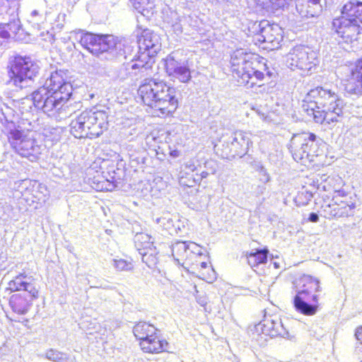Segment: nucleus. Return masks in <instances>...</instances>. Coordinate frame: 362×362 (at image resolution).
I'll return each mask as SVG.
<instances>
[{
    "label": "nucleus",
    "mask_w": 362,
    "mask_h": 362,
    "mask_svg": "<svg viewBox=\"0 0 362 362\" xmlns=\"http://www.w3.org/2000/svg\"><path fill=\"white\" fill-rule=\"evenodd\" d=\"M192 178L194 179V185L198 184V183H200L201 181L202 180V176L200 175V174H195V175H191Z\"/></svg>",
    "instance_id": "49530a36"
},
{
    "label": "nucleus",
    "mask_w": 362,
    "mask_h": 362,
    "mask_svg": "<svg viewBox=\"0 0 362 362\" xmlns=\"http://www.w3.org/2000/svg\"><path fill=\"white\" fill-rule=\"evenodd\" d=\"M251 144L249 133L236 131L227 140L223 141L221 156L228 160H232L236 156L242 158L247 153Z\"/></svg>",
    "instance_id": "dca6fc26"
},
{
    "label": "nucleus",
    "mask_w": 362,
    "mask_h": 362,
    "mask_svg": "<svg viewBox=\"0 0 362 362\" xmlns=\"http://www.w3.org/2000/svg\"><path fill=\"white\" fill-rule=\"evenodd\" d=\"M266 190V187L265 186H259L258 187V191H257V193L259 194H264V192H265Z\"/></svg>",
    "instance_id": "de8ad7c7"
},
{
    "label": "nucleus",
    "mask_w": 362,
    "mask_h": 362,
    "mask_svg": "<svg viewBox=\"0 0 362 362\" xmlns=\"http://www.w3.org/2000/svg\"><path fill=\"white\" fill-rule=\"evenodd\" d=\"M0 32H1V30L0 29ZM2 38V34L0 33V47L3 45L4 41L1 40Z\"/></svg>",
    "instance_id": "4d7b16f0"
},
{
    "label": "nucleus",
    "mask_w": 362,
    "mask_h": 362,
    "mask_svg": "<svg viewBox=\"0 0 362 362\" xmlns=\"http://www.w3.org/2000/svg\"><path fill=\"white\" fill-rule=\"evenodd\" d=\"M187 248V242H177L173 244L171 247L172 255L177 264H184L181 262L186 260V250Z\"/></svg>",
    "instance_id": "bb28decb"
},
{
    "label": "nucleus",
    "mask_w": 362,
    "mask_h": 362,
    "mask_svg": "<svg viewBox=\"0 0 362 362\" xmlns=\"http://www.w3.org/2000/svg\"><path fill=\"white\" fill-rule=\"evenodd\" d=\"M116 185L113 182H110L109 180L98 181L95 186V189L98 191H112L115 189Z\"/></svg>",
    "instance_id": "72a5a7b5"
},
{
    "label": "nucleus",
    "mask_w": 362,
    "mask_h": 362,
    "mask_svg": "<svg viewBox=\"0 0 362 362\" xmlns=\"http://www.w3.org/2000/svg\"><path fill=\"white\" fill-rule=\"evenodd\" d=\"M286 62L291 69H298L308 74L316 69L319 59L317 53L311 47L298 45L291 49L286 55Z\"/></svg>",
    "instance_id": "4468645a"
},
{
    "label": "nucleus",
    "mask_w": 362,
    "mask_h": 362,
    "mask_svg": "<svg viewBox=\"0 0 362 362\" xmlns=\"http://www.w3.org/2000/svg\"><path fill=\"white\" fill-rule=\"evenodd\" d=\"M290 152L297 161H313L314 157L322 153L316 135L313 133H302L292 136L289 144Z\"/></svg>",
    "instance_id": "9b49d317"
},
{
    "label": "nucleus",
    "mask_w": 362,
    "mask_h": 362,
    "mask_svg": "<svg viewBox=\"0 0 362 362\" xmlns=\"http://www.w3.org/2000/svg\"><path fill=\"white\" fill-rule=\"evenodd\" d=\"M207 267H208V264H207L206 262H202L201 263V268H202V269H206V268H207Z\"/></svg>",
    "instance_id": "864d4df0"
},
{
    "label": "nucleus",
    "mask_w": 362,
    "mask_h": 362,
    "mask_svg": "<svg viewBox=\"0 0 362 362\" xmlns=\"http://www.w3.org/2000/svg\"><path fill=\"white\" fill-rule=\"evenodd\" d=\"M209 174H211L208 170L202 171L200 173V175L202 176V179L206 178Z\"/></svg>",
    "instance_id": "8fccbe9b"
},
{
    "label": "nucleus",
    "mask_w": 362,
    "mask_h": 362,
    "mask_svg": "<svg viewBox=\"0 0 362 362\" xmlns=\"http://www.w3.org/2000/svg\"><path fill=\"white\" fill-rule=\"evenodd\" d=\"M334 202L332 204H329L326 205L323 211L325 213V217L328 219L334 218Z\"/></svg>",
    "instance_id": "58836bf2"
},
{
    "label": "nucleus",
    "mask_w": 362,
    "mask_h": 362,
    "mask_svg": "<svg viewBox=\"0 0 362 362\" xmlns=\"http://www.w3.org/2000/svg\"><path fill=\"white\" fill-rule=\"evenodd\" d=\"M46 358L54 362H71L70 357L65 353L49 349L45 354Z\"/></svg>",
    "instance_id": "7c9ffc66"
},
{
    "label": "nucleus",
    "mask_w": 362,
    "mask_h": 362,
    "mask_svg": "<svg viewBox=\"0 0 362 362\" xmlns=\"http://www.w3.org/2000/svg\"><path fill=\"white\" fill-rule=\"evenodd\" d=\"M141 259L149 268L153 269L158 263V252L156 247L139 252Z\"/></svg>",
    "instance_id": "cd10ccee"
},
{
    "label": "nucleus",
    "mask_w": 362,
    "mask_h": 362,
    "mask_svg": "<svg viewBox=\"0 0 362 362\" xmlns=\"http://www.w3.org/2000/svg\"><path fill=\"white\" fill-rule=\"evenodd\" d=\"M156 222L165 230H168L170 233L175 231V228L173 225V220L169 214H166L161 217L157 218L156 219Z\"/></svg>",
    "instance_id": "2f4dec72"
},
{
    "label": "nucleus",
    "mask_w": 362,
    "mask_h": 362,
    "mask_svg": "<svg viewBox=\"0 0 362 362\" xmlns=\"http://www.w3.org/2000/svg\"><path fill=\"white\" fill-rule=\"evenodd\" d=\"M15 189L18 191L23 196L30 194V190H33V187H42V185L36 180L25 179L18 180L15 182Z\"/></svg>",
    "instance_id": "393cba45"
},
{
    "label": "nucleus",
    "mask_w": 362,
    "mask_h": 362,
    "mask_svg": "<svg viewBox=\"0 0 362 362\" xmlns=\"http://www.w3.org/2000/svg\"><path fill=\"white\" fill-rule=\"evenodd\" d=\"M274 267L275 269H279L280 268V264L277 262H272Z\"/></svg>",
    "instance_id": "603ef678"
},
{
    "label": "nucleus",
    "mask_w": 362,
    "mask_h": 362,
    "mask_svg": "<svg viewBox=\"0 0 362 362\" xmlns=\"http://www.w3.org/2000/svg\"><path fill=\"white\" fill-rule=\"evenodd\" d=\"M62 70L50 74L44 84L33 91L31 99L34 106L48 115H54L66 103L72 95V86Z\"/></svg>",
    "instance_id": "f03ea898"
},
{
    "label": "nucleus",
    "mask_w": 362,
    "mask_h": 362,
    "mask_svg": "<svg viewBox=\"0 0 362 362\" xmlns=\"http://www.w3.org/2000/svg\"><path fill=\"white\" fill-rule=\"evenodd\" d=\"M152 238L147 233H137L134 235V243L139 252L145 251L150 249L153 246V242L151 240Z\"/></svg>",
    "instance_id": "b1692460"
},
{
    "label": "nucleus",
    "mask_w": 362,
    "mask_h": 362,
    "mask_svg": "<svg viewBox=\"0 0 362 362\" xmlns=\"http://www.w3.org/2000/svg\"><path fill=\"white\" fill-rule=\"evenodd\" d=\"M158 331L153 325L146 322H139L133 328L134 336L140 340L141 349L146 353L168 351V343L159 339Z\"/></svg>",
    "instance_id": "ddd939ff"
},
{
    "label": "nucleus",
    "mask_w": 362,
    "mask_h": 362,
    "mask_svg": "<svg viewBox=\"0 0 362 362\" xmlns=\"http://www.w3.org/2000/svg\"><path fill=\"white\" fill-rule=\"evenodd\" d=\"M259 180L264 184L270 181V176L267 173L266 168L263 165H260L258 169Z\"/></svg>",
    "instance_id": "e433bc0d"
},
{
    "label": "nucleus",
    "mask_w": 362,
    "mask_h": 362,
    "mask_svg": "<svg viewBox=\"0 0 362 362\" xmlns=\"http://www.w3.org/2000/svg\"><path fill=\"white\" fill-rule=\"evenodd\" d=\"M325 5L327 6V4H332L333 3V0H324Z\"/></svg>",
    "instance_id": "6e6d98bb"
},
{
    "label": "nucleus",
    "mask_w": 362,
    "mask_h": 362,
    "mask_svg": "<svg viewBox=\"0 0 362 362\" xmlns=\"http://www.w3.org/2000/svg\"><path fill=\"white\" fill-rule=\"evenodd\" d=\"M112 262L113 267L118 271L129 270L131 269V263L124 259H112Z\"/></svg>",
    "instance_id": "f704fd0d"
},
{
    "label": "nucleus",
    "mask_w": 362,
    "mask_h": 362,
    "mask_svg": "<svg viewBox=\"0 0 362 362\" xmlns=\"http://www.w3.org/2000/svg\"><path fill=\"white\" fill-rule=\"evenodd\" d=\"M299 290L294 299L293 305L296 310L305 315H313L318 308V296L313 295L314 304H309L306 300L313 292L320 291V281L310 275H303L299 279Z\"/></svg>",
    "instance_id": "9d476101"
},
{
    "label": "nucleus",
    "mask_w": 362,
    "mask_h": 362,
    "mask_svg": "<svg viewBox=\"0 0 362 362\" xmlns=\"http://www.w3.org/2000/svg\"><path fill=\"white\" fill-rule=\"evenodd\" d=\"M198 303L201 305H204L206 302L204 300H200L198 301Z\"/></svg>",
    "instance_id": "bf43d9fd"
},
{
    "label": "nucleus",
    "mask_w": 362,
    "mask_h": 362,
    "mask_svg": "<svg viewBox=\"0 0 362 362\" xmlns=\"http://www.w3.org/2000/svg\"><path fill=\"white\" fill-rule=\"evenodd\" d=\"M217 167V163L214 160H208L205 162V168L211 174L216 173Z\"/></svg>",
    "instance_id": "ea45409f"
},
{
    "label": "nucleus",
    "mask_w": 362,
    "mask_h": 362,
    "mask_svg": "<svg viewBox=\"0 0 362 362\" xmlns=\"http://www.w3.org/2000/svg\"><path fill=\"white\" fill-rule=\"evenodd\" d=\"M256 329H261L262 332L270 336L271 337H281L288 338L289 333L285 328L281 320L276 316L266 317L258 325Z\"/></svg>",
    "instance_id": "a211bd4d"
},
{
    "label": "nucleus",
    "mask_w": 362,
    "mask_h": 362,
    "mask_svg": "<svg viewBox=\"0 0 362 362\" xmlns=\"http://www.w3.org/2000/svg\"><path fill=\"white\" fill-rule=\"evenodd\" d=\"M345 103L334 91L322 86L311 89L305 96L301 111L316 123L338 122L344 115Z\"/></svg>",
    "instance_id": "f257e3e1"
},
{
    "label": "nucleus",
    "mask_w": 362,
    "mask_h": 362,
    "mask_svg": "<svg viewBox=\"0 0 362 362\" xmlns=\"http://www.w3.org/2000/svg\"><path fill=\"white\" fill-rule=\"evenodd\" d=\"M20 28V22L18 20H13L8 23L1 24L0 29L1 30L2 38L4 40L8 39L11 37V33L16 34Z\"/></svg>",
    "instance_id": "c756f323"
},
{
    "label": "nucleus",
    "mask_w": 362,
    "mask_h": 362,
    "mask_svg": "<svg viewBox=\"0 0 362 362\" xmlns=\"http://www.w3.org/2000/svg\"><path fill=\"white\" fill-rule=\"evenodd\" d=\"M197 170V166L194 164L192 160H189L184 164V170L189 173H193Z\"/></svg>",
    "instance_id": "79ce46f5"
},
{
    "label": "nucleus",
    "mask_w": 362,
    "mask_h": 362,
    "mask_svg": "<svg viewBox=\"0 0 362 362\" xmlns=\"http://www.w3.org/2000/svg\"><path fill=\"white\" fill-rule=\"evenodd\" d=\"M168 76L173 81L187 83L192 79V71L187 60L180 58L179 52H173L165 59Z\"/></svg>",
    "instance_id": "f3484780"
},
{
    "label": "nucleus",
    "mask_w": 362,
    "mask_h": 362,
    "mask_svg": "<svg viewBox=\"0 0 362 362\" xmlns=\"http://www.w3.org/2000/svg\"><path fill=\"white\" fill-rule=\"evenodd\" d=\"M187 248L188 250L192 252L193 255H202V248L197 244L193 242L187 243Z\"/></svg>",
    "instance_id": "4c0bfd02"
},
{
    "label": "nucleus",
    "mask_w": 362,
    "mask_h": 362,
    "mask_svg": "<svg viewBox=\"0 0 362 362\" xmlns=\"http://www.w3.org/2000/svg\"><path fill=\"white\" fill-rule=\"evenodd\" d=\"M360 22L355 18H347L341 16L334 19L333 28L336 33L343 38H352L360 33Z\"/></svg>",
    "instance_id": "6ab92c4d"
},
{
    "label": "nucleus",
    "mask_w": 362,
    "mask_h": 362,
    "mask_svg": "<svg viewBox=\"0 0 362 362\" xmlns=\"http://www.w3.org/2000/svg\"><path fill=\"white\" fill-rule=\"evenodd\" d=\"M186 250H187L186 251L187 252H186V259L192 258V256H194L192 254V252H191V250H189L188 249H187Z\"/></svg>",
    "instance_id": "09e8293b"
},
{
    "label": "nucleus",
    "mask_w": 362,
    "mask_h": 362,
    "mask_svg": "<svg viewBox=\"0 0 362 362\" xmlns=\"http://www.w3.org/2000/svg\"><path fill=\"white\" fill-rule=\"evenodd\" d=\"M341 14V16L355 18L362 23V1L357 0L347 1L342 8Z\"/></svg>",
    "instance_id": "4be33fe9"
},
{
    "label": "nucleus",
    "mask_w": 362,
    "mask_h": 362,
    "mask_svg": "<svg viewBox=\"0 0 362 362\" xmlns=\"http://www.w3.org/2000/svg\"><path fill=\"white\" fill-rule=\"evenodd\" d=\"M252 29L256 40L266 44L265 48L276 49L280 47L283 40V31L279 25H271L268 21H262L255 23Z\"/></svg>",
    "instance_id": "2eb2a0df"
},
{
    "label": "nucleus",
    "mask_w": 362,
    "mask_h": 362,
    "mask_svg": "<svg viewBox=\"0 0 362 362\" xmlns=\"http://www.w3.org/2000/svg\"><path fill=\"white\" fill-rule=\"evenodd\" d=\"M296 1V11L303 18L317 16L322 11L323 6L321 4V0Z\"/></svg>",
    "instance_id": "412c9836"
},
{
    "label": "nucleus",
    "mask_w": 362,
    "mask_h": 362,
    "mask_svg": "<svg viewBox=\"0 0 362 362\" xmlns=\"http://www.w3.org/2000/svg\"><path fill=\"white\" fill-rule=\"evenodd\" d=\"M264 60L258 54L238 49L230 56L233 75L240 84L252 88L264 78V73L260 69L265 66Z\"/></svg>",
    "instance_id": "20e7f679"
},
{
    "label": "nucleus",
    "mask_w": 362,
    "mask_h": 362,
    "mask_svg": "<svg viewBox=\"0 0 362 362\" xmlns=\"http://www.w3.org/2000/svg\"><path fill=\"white\" fill-rule=\"evenodd\" d=\"M134 7L144 16H148L153 13L155 4L153 0H136Z\"/></svg>",
    "instance_id": "c85d7f7f"
},
{
    "label": "nucleus",
    "mask_w": 362,
    "mask_h": 362,
    "mask_svg": "<svg viewBox=\"0 0 362 362\" xmlns=\"http://www.w3.org/2000/svg\"><path fill=\"white\" fill-rule=\"evenodd\" d=\"M108 115L105 110L84 111L70 123V132L76 138L99 137L108 128Z\"/></svg>",
    "instance_id": "423d86ee"
},
{
    "label": "nucleus",
    "mask_w": 362,
    "mask_h": 362,
    "mask_svg": "<svg viewBox=\"0 0 362 362\" xmlns=\"http://www.w3.org/2000/svg\"><path fill=\"white\" fill-rule=\"evenodd\" d=\"M346 197V193L343 189L335 190L332 197V202H341V197Z\"/></svg>",
    "instance_id": "37998d69"
},
{
    "label": "nucleus",
    "mask_w": 362,
    "mask_h": 362,
    "mask_svg": "<svg viewBox=\"0 0 362 362\" xmlns=\"http://www.w3.org/2000/svg\"><path fill=\"white\" fill-rule=\"evenodd\" d=\"M138 93L145 105L160 111L163 115L173 113L178 107L175 89L163 81L145 78Z\"/></svg>",
    "instance_id": "7ed1b4c3"
},
{
    "label": "nucleus",
    "mask_w": 362,
    "mask_h": 362,
    "mask_svg": "<svg viewBox=\"0 0 362 362\" xmlns=\"http://www.w3.org/2000/svg\"><path fill=\"white\" fill-rule=\"evenodd\" d=\"M7 136L16 152L32 162L39 158L44 149L33 136L18 128L10 129Z\"/></svg>",
    "instance_id": "f8f14e48"
},
{
    "label": "nucleus",
    "mask_w": 362,
    "mask_h": 362,
    "mask_svg": "<svg viewBox=\"0 0 362 362\" xmlns=\"http://www.w3.org/2000/svg\"><path fill=\"white\" fill-rule=\"evenodd\" d=\"M7 69L10 82L21 89L30 86L40 71L38 64L30 57L19 54L10 57Z\"/></svg>",
    "instance_id": "6e6552de"
},
{
    "label": "nucleus",
    "mask_w": 362,
    "mask_h": 362,
    "mask_svg": "<svg viewBox=\"0 0 362 362\" xmlns=\"http://www.w3.org/2000/svg\"><path fill=\"white\" fill-rule=\"evenodd\" d=\"M350 72L351 78L345 84L346 91L351 94H362V58L356 62Z\"/></svg>",
    "instance_id": "aec40b11"
},
{
    "label": "nucleus",
    "mask_w": 362,
    "mask_h": 362,
    "mask_svg": "<svg viewBox=\"0 0 362 362\" xmlns=\"http://www.w3.org/2000/svg\"><path fill=\"white\" fill-rule=\"evenodd\" d=\"M308 221L313 223H317L319 221V216L316 213H310L309 214Z\"/></svg>",
    "instance_id": "a18cd8bd"
},
{
    "label": "nucleus",
    "mask_w": 362,
    "mask_h": 362,
    "mask_svg": "<svg viewBox=\"0 0 362 362\" xmlns=\"http://www.w3.org/2000/svg\"><path fill=\"white\" fill-rule=\"evenodd\" d=\"M258 114L259 115V116L261 117V118H262L263 119H264L266 118L265 115L264 113H262V112H258Z\"/></svg>",
    "instance_id": "13d9d810"
},
{
    "label": "nucleus",
    "mask_w": 362,
    "mask_h": 362,
    "mask_svg": "<svg viewBox=\"0 0 362 362\" xmlns=\"http://www.w3.org/2000/svg\"><path fill=\"white\" fill-rule=\"evenodd\" d=\"M185 176L182 175L180 178V182L181 185H185L188 187L194 186V179L192 178V175L188 173L185 172Z\"/></svg>",
    "instance_id": "c9c22d12"
},
{
    "label": "nucleus",
    "mask_w": 362,
    "mask_h": 362,
    "mask_svg": "<svg viewBox=\"0 0 362 362\" xmlns=\"http://www.w3.org/2000/svg\"><path fill=\"white\" fill-rule=\"evenodd\" d=\"M37 16H39V13H38V11L37 10H34V11H32L31 16L33 18H35V17H36Z\"/></svg>",
    "instance_id": "3c124183"
},
{
    "label": "nucleus",
    "mask_w": 362,
    "mask_h": 362,
    "mask_svg": "<svg viewBox=\"0 0 362 362\" xmlns=\"http://www.w3.org/2000/svg\"><path fill=\"white\" fill-rule=\"evenodd\" d=\"M138 55L136 62L127 64L132 70H139L144 75L151 67V60L161 49L160 36L149 29H144L138 38Z\"/></svg>",
    "instance_id": "1a4fd4ad"
},
{
    "label": "nucleus",
    "mask_w": 362,
    "mask_h": 362,
    "mask_svg": "<svg viewBox=\"0 0 362 362\" xmlns=\"http://www.w3.org/2000/svg\"><path fill=\"white\" fill-rule=\"evenodd\" d=\"M11 292L21 291L10 297L9 305L12 310L19 315L26 314L32 306L33 300L38 298V289L30 277L20 274L8 282Z\"/></svg>",
    "instance_id": "0eeeda50"
},
{
    "label": "nucleus",
    "mask_w": 362,
    "mask_h": 362,
    "mask_svg": "<svg viewBox=\"0 0 362 362\" xmlns=\"http://www.w3.org/2000/svg\"><path fill=\"white\" fill-rule=\"evenodd\" d=\"M269 250L267 249H257L247 256V262L252 268L257 267L267 262Z\"/></svg>",
    "instance_id": "5701e85b"
},
{
    "label": "nucleus",
    "mask_w": 362,
    "mask_h": 362,
    "mask_svg": "<svg viewBox=\"0 0 362 362\" xmlns=\"http://www.w3.org/2000/svg\"><path fill=\"white\" fill-rule=\"evenodd\" d=\"M355 337L359 341V345L356 347V354L358 356V358L362 362V325L357 327L355 332Z\"/></svg>",
    "instance_id": "473e14b6"
},
{
    "label": "nucleus",
    "mask_w": 362,
    "mask_h": 362,
    "mask_svg": "<svg viewBox=\"0 0 362 362\" xmlns=\"http://www.w3.org/2000/svg\"><path fill=\"white\" fill-rule=\"evenodd\" d=\"M334 202V218L348 217L353 215V204L350 205L344 201Z\"/></svg>",
    "instance_id": "a878e982"
},
{
    "label": "nucleus",
    "mask_w": 362,
    "mask_h": 362,
    "mask_svg": "<svg viewBox=\"0 0 362 362\" xmlns=\"http://www.w3.org/2000/svg\"><path fill=\"white\" fill-rule=\"evenodd\" d=\"M47 35H49V39H45V40H48L49 42H51L52 41H54V37H53L52 35V34L49 35V33H47Z\"/></svg>",
    "instance_id": "5fc2aeb1"
},
{
    "label": "nucleus",
    "mask_w": 362,
    "mask_h": 362,
    "mask_svg": "<svg viewBox=\"0 0 362 362\" xmlns=\"http://www.w3.org/2000/svg\"><path fill=\"white\" fill-rule=\"evenodd\" d=\"M41 189H45V187L42 185V187H33V190H30V194L33 196V197L36 198L38 200L42 199L41 194L42 192Z\"/></svg>",
    "instance_id": "a19ab883"
},
{
    "label": "nucleus",
    "mask_w": 362,
    "mask_h": 362,
    "mask_svg": "<svg viewBox=\"0 0 362 362\" xmlns=\"http://www.w3.org/2000/svg\"><path fill=\"white\" fill-rule=\"evenodd\" d=\"M260 70L264 73V76L266 75L269 78H272L275 74L274 71L269 70L266 64L265 66L261 68Z\"/></svg>",
    "instance_id": "c03bdc74"
},
{
    "label": "nucleus",
    "mask_w": 362,
    "mask_h": 362,
    "mask_svg": "<svg viewBox=\"0 0 362 362\" xmlns=\"http://www.w3.org/2000/svg\"><path fill=\"white\" fill-rule=\"evenodd\" d=\"M76 39L81 45L92 54L102 56L105 59H126L127 51L124 43L112 35H99L80 30Z\"/></svg>",
    "instance_id": "39448f33"
}]
</instances>
